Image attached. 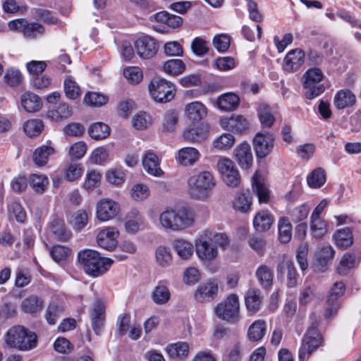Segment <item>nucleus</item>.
Returning <instances> with one entry per match:
<instances>
[{
	"instance_id": "nucleus-16",
	"label": "nucleus",
	"mask_w": 361,
	"mask_h": 361,
	"mask_svg": "<svg viewBox=\"0 0 361 361\" xmlns=\"http://www.w3.org/2000/svg\"><path fill=\"white\" fill-rule=\"evenodd\" d=\"M195 251L197 257L204 262L214 260L219 254L217 247L204 237L196 240Z\"/></svg>"
},
{
	"instance_id": "nucleus-61",
	"label": "nucleus",
	"mask_w": 361,
	"mask_h": 361,
	"mask_svg": "<svg viewBox=\"0 0 361 361\" xmlns=\"http://www.w3.org/2000/svg\"><path fill=\"white\" fill-rule=\"evenodd\" d=\"M4 81L11 87H17L22 82L23 75L18 69L9 68L6 71Z\"/></svg>"
},
{
	"instance_id": "nucleus-52",
	"label": "nucleus",
	"mask_w": 361,
	"mask_h": 361,
	"mask_svg": "<svg viewBox=\"0 0 361 361\" xmlns=\"http://www.w3.org/2000/svg\"><path fill=\"white\" fill-rule=\"evenodd\" d=\"M207 137V132L202 127H193L187 129L183 133L185 140L190 142H199L204 140Z\"/></svg>"
},
{
	"instance_id": "nucleus-59",
	"label": "nucleus",
	"mask_w": 361,
	"mask_h": 361,
	"mask_svg": "<svg viewBox=\"0 0 361 361\" xmlns=\"http://www.w3.org/2000/svg\"><path fill=\"white\" fill-rule=\"evenodd\" d=\"M63 86L66 96L68 98L75 99L80 96V87L71 78H68L64 80Z\"/></svg>"
},
{
	"instance_id": "nucleus-48",
	"label": "nucleus",
	"mask_w": 361,
	"mask_h": 361,
	"mask_svg": "<svg viewBox=\"0 0 361 361\" xmlns=\"http://www.w3.org/2000/svg\"><path fill=\"white\" fill-rule=\"evenodd\" d=\"M308 185L312 188H319L326 182L325 171L322 168L313 170L307 177Z\"/></svg>"
},
{
	"instance_id": "nucleus-35",
	"label": "nucleus",
	"mask_w": 361,
	"mask_h": 361,
	"mask_svg": "<svg viewBox=\"0 0 361 361\" xmlns=\"http://www.w3.org/2000/svg\"><path fill=\"white\" fill-rule=\"evenodd\" d=\"M173 247L183 259H188L193 254L194 247L189 241L178 238L173 241Z\"/></svg>"
},
{
	"instance_id": "nucleus-30",
	"label": "nucleus",
	"mask_w": 361,
	"mask_h": 361,
	"mask_svg": "<svg viewBox=\"0 0 361 361\" xmlns=\"http://www.w3.org/2000/svg\"><path fill=\"white\" fill-rule=\"evenodd\" d=\"M274 221V216L267 210L257 212L253 219V226L258 232H265L270 229Z\"/></svg>"
},
{
	"instance_id": "nucleus-13",
	"label": "nucleus",
	"mask_w": 361,
	"mask_h": 361,
	"mask_svg": "<svg viewBox=\"0 0 361 361\" xmlns=\"http://www.w3.org/2000/svg\"><path fill=\"white\" fill-rule=\"evenodd\" d=\"M120 212V206L116 201L104 198L97 204L96 214L101 221H106L116 217Z\"/></svg>"
},
{
	"instance_id": "nucleus-25",
	"label": "nucleus",
	"mask_w": 361,
	"mask_h": 361,
	"mask_svg": "<svg viewBox=\"0 0 361 361\" xmlns=\"http://www.w3.org/2000/svg\"><path fill=\"white\" fill-rule=\"evenodd\" d=\"M262 297L260 290L256 288L247 290L245 295V303L247 310L251 314H255L260 309Z\"/></svg>"
},
{
	"instance_id": "nucleus-49",
	"label": "nucleus",
	"mask_w": 361,
	"mask_h": 361,
	"mask_svg": "<svg viewBox=\"0 0 361 361\" xmlns=\"http://www.w3.org/2000/svg\"><path fill=\"white\" fill-rule=\"evenodd\" d=\"M157 263L161 267H167L172 262V254L169 247L160 245L155 250Z\"/></svg>"
},
{
	"instance_id": "nucleus-31",
	"label": "nucleus",
	"mask_w": 361,
	"mask_h": 361,
	"mask_svg": "<svg viewBox=\"0 0 361 361\" xmlns=\"http://www.w3.org/2000/svg\"><path fill=\"white\" fill-rule=\"evenodd\" d=\"M166 281H160L152 293V299L157 305L166 304L171 298V293Z\"/></svg>"
},
{
	"instance_id": "nucleus-42",
	"label": "nucleus",
	"mask_w": 361,
	"mask_h": 361,
	"mask_svg": "<svg viewBox=\"0 0 361 361\" xmlns=\"http://www.w3.org/2000/svg\"><path fill=\"white\" fill-rule=\"evenodd\" d=\"M88 133L90 136L94 140H103L110 135V128L104 123L97 122L89 127Z\"/></svg>"
},
{
	"instance_id": "nucleus-54",
	"label": "nucleus",
	"mask_w": 361,
	"mask_h": 361,
	"mask_svg": "<svg viewBox=\"0 0 361 361\" xmlns=\"http://www.w3.org/2000/svg\"><path fill=\"white\" fill-rule=\"evenodd\" d=\"M163 69L168 74L177 75L184 71L185 66L181 59H171L164 63Z\"/></svg>"
},
{
	"instance_id": "nucleus-5",
	"label": "nucleus",
	"mask_w": 361,
	"mask_h": 361,
	"mask_svg": "<svg viewBox=\"0 0 361 361\" xmlns=\"http://www.w3.org/2000/svg\"><path fill=\"white\" fill-rule=\"evenodd\" d=\"M240 307L238 296L231 293L214 307V314L221 320L236 324L240 319Z\"/></svg>"
},
{
	"instance_id": "nucleus-40",
	"label": "nucleus",
	"mask_w": 361,
	"mask_h": 361,
	"mask_svg": "<svg viewBox=\"0 0 361 361\" xmlns=\"http://www.w3.org/2000/svg\"><path fill=\"white\" fill-rule=\"evenodd\" d=\"M359 263L354 254L345 253L342 257L339 265L337 267V271L340 275H346L348 271L355 267Z\"/></svg>"
},
{
	"instance_id": "nucleus-44",
	"label": "nucleus",
	"mask_w": 361,
	"mask_h": 361,
	"mask_svg": "<svg viewBox=\"0 0 361 361\" xmlns=\"http://www.w3.org/2000/svg\"><path fill=\"white\" fill-rule=\"evenodd\" d=\"M257 113L262 127L270 128L275 121L271 107L266 104H260Z\"/></svg>"
},
{
	"instance_id": "nucleus-60",
	"label": "nucleus",
	"mask_w": 361,
	"mask_h": 361,
	"mask_svg": "<svg viewBox=\"0 0 361 361\" xmlns=\"http://www.w3.org/2000/svg\"><path fill=\"white\" fill-rule=\"evenodd\" d=\"M43 127V123L39 119L28 120L23 126L24 131L29 137H35L39 135Z\"/></svg>"
},
{
	"instance_id": "nucleus-8",
	"label": "nucleus",
	"mask_w": 361,
	"mask_h": 361,
	"mask_svg": "<svg viewBox=\"0 0 361 361\" xmlns=\"http://www.w3.org/2000/svg\"><path fill=\"white\" fill-rule=\"evenodd\" d=\"M149 90L152 97L161 103L170 102L176 94L175 85L165 79L153 80L149 85Z\"/></svg>"
},
{
	"instance_id": "nucleus-24",
	"label": "nucleus",
	"mask_w": 361,
	"mask_h": 361,
	"mask_svg": "<svg viewBox=\"0 0 361 361\" xmlns=\"http://www.w3.org/2000/svg\"><path fill=\"white\" fill-rule=\"evenodd\" d=\"M221 125L228 130L243 133L248 128L249 122L241 115H233L230 118L223 119Z\"/></svg>"
},
{
	"instance_id": "nucleus-47",
	"label": "nucleus",
	"mask_w": 361,
	"mask_h": 361,
	"mask_svg": "<svg viewBox=\"0 0 361 361\" xmlns=\"http://www.w3.org/2000/svg\"><path fill=\"white\" fill-rule=\"evenodd\" d=\"M334 238L336 245L343 249L350 247L353 243V235L348 228L338 230Z\"/></svg>"
},
{
	"instance_id": "nucleus-6",
	"label": "nucleus",
	"mask_w": 361,
	"mask_h": 361,
	"mask_svg": "<svg viewBox=\"0 0 361 361\" xmlns=\"http://www.w3.org/2000/svg\"><path fill=\"white\" fill-rule=\"evenodd\" d=\"M188 185L191 195L198 198L210 191L216 182L211 172L204 171L190 176L188 180Z\"/></svg>"
},
{
	"instance_id": "nucleus-34",
	"label": "nucleus",
	"mask_w": 361,
	"mask_h": 361,
	"mask_svg": "<svg viewBox=\"0 0 361 361\" xmlns=\"http://www.w3.org/2000/svg\"><path fill=\"white\" fill-rule=\"evenodd\" d=\"M84 171L82 164L71 160L65 166L63 173L64 178L69 182L75 181L79 179Z\"/></svg>"
},
{
	"instance_id": "nucleus-1",
	"label": "nucleus",
	"mask_w": 361,
	"mask_h": 361,
	"mask_svg": "<svg viewBox=\"0 0 361 361\" xmlns=\"http://www.w3.org/2000/svg\"><path fill=\"white\" fill-rule=\"evenodd\" d=\"M159 221L163 228L179 232L193 225L195 214L192 209L187 207L167 208L159 214Z\"/></svg>"
},
{
	"instance_id": "nucleus-41",
	"label": "nucleus",
	"mask_w": 361,
	"mask_h": 361,
	"mask_svg": "<svg viewBox=\"0 0 361 361\" xmlns=\"http://www.w3.org/2000/svg\"><path fill=\"white\" fill-rule=\"evenodd\" d=\"M252 190L258 197L259 203H267L269 200V192L267 187L261 182L256 173L252 177Z\"/></svg>"
},
{
	"instance_id": "nucleus-7",
	"label": "nucleus",
	"mask_w": 361,
	"mask_h": 361,
	"mask_svg": "<svg viewBox=\"0 0 361 361\" xmlns=\"http://www.w3.org/2000/svg\"><path fill=\"white\" fill-rule=\"evenodd\" d=\"M304 87L306 89L305 96L308 99H312L325 90V87L319 82L323 80L322 71L318 68H310L304 75Z\"/></svg>"
},
{
	"instance_id": "nucleus-26",
	"label": "nucleus",
	"mask_w": 361,
	"mask_h": 361,
	"mask_svg": "<svg viewBox=\"0 0 361 361\" xmlns=\"http://www.w3.org/2000/svg\"><path fill=\"white\" fill-rule=\"evenodd\" d=\"M240 104V97L233 92H227L218 97L216 105L224 111H235Z\"/></svg>"
},
{
	"instance_id": "nucleus-11",
	"label": "nucleus",
	"mask_w": 361,
	"mask_h": 361,
	"mask_svg": "<svg viewBox=\"0 0 361 361\" xmlns=\"http://www.w3.org/2000/svg\"><path fill=\"white\" fill-rule=\"evenodd\" d=\"M345 291V286L342 281L335 282L329 290L327 298V307L325 311L324 317L329 319L336 314L340 307V302L338 300Z\"/></svg>"
},
{
	"instance_id": "nucleus-64",
	"label": "nucleus",
	"mask_w": 361,
	"mask_h": 361,
	"mask_svg": "<svg viewBox=\"0 0 361 361\" xmlns=\"http://www.w3.org/2000/svg\"><path fill=\"white\" fill-rule=\"evenodd\" d=\"M105 178L110 184L120 185L125 180V173L121 169H113L106 171Z\"/></svg>"
},
{
	"instance_id": "nucleus-18",
	"label": "nucleus",
	"mask_w": 361,
	"mask_h": 361,
	"mask_svg": "<svg viewBox=\"0 0 361 361\" xmlns=\"http://www.w3.org/2000/svg\"><path fill=\"white\" fill-rule=\"evenodd\" d=\"M305 52L300 49L290 51L283 59V68L286 72H294L304 63Z\"/></svg>"
},
{
	"instance_id": "nucleus-38",
	"label": "nucleus",
	"mask_w": 361,
	"mask_h": 361,
	"mask_svg": "<svg viewBox=\"0 0 361 361\" xmlns=\"http://www.w3.org/2000/svg\"><path fill=\"white\" fill-rule=\"evenodd\" d=\"M54 153V149L50 146L42 145L39 147L33 152V161L38 166H44L47 163L49 156Z\"/></svg>"
},
{
	"instance_id": "nucleus-45",
	"label": "nucleus",
	"mask_w": 361,
	"mask_h": 361,
	"mask_svg": "<svg viewBox=\"0 0 361 361\" xmlns=\"http://www.w3.org/2000/svg\"><path fill=\"white\" fill-rule=\"evenodd\" d=\"M156 21L166 24L169 27L175 28L179 27L182 23V18L180 16L169 14L166 11H161L154 15Z\"/></svg>"
},
{
	"instance_id": "nucleus-22",
	"label": "nucleus",
	"mask_w": 361,
	"mask_h": 361,
	"mask_svg": "<svg viewBox=\"0 0 361 361\" xmlns=\"http://www.w3.org/2000/svg\"><path fill=\"white\" fill-rule=\"evenodd\" d=\"M142 165L145 170L152 176H160L163 173L158 157L151 150L146 152L143 156Z\"/></svg>"
},
{
	"instance_id": "nucleus-15",
	"label": "nucleus",
	"mask_w": 361,
	"mask_h": 361,
	"mask_svg": "<svg viewBox=\"0 0 361 361\" xmlns=\"http://www.w3.org/2000/svg\"><path fill=\"white\" fill-rule=\"evenodd\" d=\"M218 291V281L209 279L198 286L195 293V298L199 302H210L217 295Z\"/></svg>"
},
{
	"instance_id": "nucleus-63",
	"label": "nucleus",
	"mask_w": 361,
	"mask_h": 361,
	"mask_svg": "<svg viewBox=\"0 0 361 361\" xmlns=\"http://www.w3.org/2000/svg\"><path fill=\"white\" fill-rule=\"evenodd\" d=\"M108 157V150L104 147H99L91 153L89 160L92 164L102 165L107 161Z\"/></svg>"
},
{
	"instance_id": "nucleus-46",
	"label": "nucleus",
	"mask_w": 361,
	"mask_h": 361,
	"mask_svg": "<svg viewBox=\"0 0 361 361\" xmlns=\"http://www.w3.org/2000/svg\"><path fill=\"white\" fill-rule=\"evenodd\" d=\"M189 346L185 342H178L166 348V352L171 358H183L188 354Z\"/></svg>"
},
{
	"instance_id": "nucleus-51",
	"label": "nucleus",
	"mask_w": 361,
	"mask_h": 361,
	"mask_svg": "<svg viewBox=\"0 0 361 361\" xmlns=\"http://www.w3.org/2000/svg\"><path fill=\"white\" fill-rule=\"evenodd\" d=\"M72 114L71 108L66 103H61L55 109L49 110L48 116L56 121L68 118Z\"/></svg>"
},
{
	"instance_id": "nucleus-58",
	"label": "nucleus",
	"mask_w": 361,
	"mask_h": 361,
	"mask_svg": "<svg viewBox=\"0 0 361 361\" xmlns=\"http://www.w3.org/2000/svg\"><path fill=\"white\" fill-rule=\"evenodd\" d=\"M63 311L64 307L62 305L52 303L48 306L44 317L48 324L54 325L56 324V320L61 317Z\"/></svg>"
},
{
	"instance_id": "nucleus-62",
	"label": "nucleus",
	"mask_w": 361,
	"mask_h": 361,
	"mask_svg": "<svg viewBox=\"0 0 361 361\" xmlns=\"http://www.w3.org/2000/svg\"><path fill=\"white\" fill-rule=\"evenodd\" d=\"M310 228L313 235L317 238H321L327 233V224L321 218H311Z\"/></svg>"
},
{
	"instance_id": "nucleus-17",
	"label": "nucleus",
	"mask_w": 361,
	"mask_h": 361,
	"mask_svg": "<svg viewBox=\"0 0 361 361\" xmlns=\"http://www.w3.org/2000/svg\"><path fill=\"white\" fill-rule=\"evenodd\" d=\"M119 232L115 227H106L99 232L97 242L99 247L107 250H114L118 244Z\"/></svg>"
},
{
	"instance_id": "nucleus-39",
	"label": "nucleus",
	"mask_w": 361,
	"mask_h": 361,
	"mask_svg": "<svg viewBox=\"0 0 361 361\" xmlns=\"http://www.w3.org/2000/svg\"><path fill=\"white\" fill-rule=\"evenodd\" d=\"M28 181L30 187L37 193H42L49 185V179L44 174L32 173Z\"/></svg>"
},
{
	"instance_id": "nucleus-33",
	"label": "nucleus",
	"mask_w": 361,
	"mask_h": 361,
	"mask_svg": "<svg viewBox=\"0 0 361 361\" xmlns=\"http://www.w3.org/2000/svg\"><path fill=\"white\" fill-rule=\"evenodd\" d=\"M43 305L42 299L36 295H30L22 301L21 309L27 314H35L41 312Z\"/></svg>"
},
{
	"instance_id": "nucleus-37",
	"label": "nucleus",
	"mask_w": 361,
	"mask_h": 361,
	"mask_svg": "<svg viewBox=\"0 0 361 361\" xmlns=\"http://www.w3.org/2000/svg\"><path fill=\"white\" fill-rule=\"evenodd\" d=\"M50 231L55 237L61 241H66L71 238V233L68 232L63 219L56 218L50 224Z\"/></svg>"
},
{
	"instance_id": "nucleus-56",
	"label": "nucleus",
	"mask_w": 361,
	"mask_h": 361,
	"mask_svg": "<svg viewBox=\"0 0 361 361\" xmlns=\"http://www.w3.org/2000/svg\"><path fill=\"white\" fill-rule=\"evenodd\" d=\"M235 138L230 133H224L213 142V146L218 150H226L233 147Z\"/></svg>"
},
{
	"instance_id": "nucleus-9",
	"label": "nucleus",
	"mask_w": 361,
	"mask_h": 361,
	"mask_svg": "<svg viewBox=\"0 0 361 361\" xmlns=\"http://www.w3.org/2000/svg\"><path fill=\"white\" fill-rule=\"evenodd\" d=\"M217 169L223 181L231 188L238 187L240 183V176L234 163L228 158H221L217 163Z\"/></svg>"
},
{
	"instance_id": "nucleus-53",
	"label": "nucleus",
	"mask_w": 361,
	"mask_h": 361,
	"mask_svg": "<svg viewBox=\"0 0 361 361\" xmlns=\"http://www.w3.org/2000/svg\"><path fill=\"white\" fill-rule=\"evenodd\" d=\"M69 222L73 229L80 231L87 225L88 215L85 211L78 210L71 215Z\"/></svg>"
},
{
	"instance_id": "nucleus-3",
	"label": "nucleus",
	"mask_w": 361,
	"mask_h": 361,
	"mask_svg": "<svg viewBox=\"0 0 361 361\" xmlns=\"http://www.w3.org/2000/svg\"><path fill=\"white\" fill-rule=\"evenodd\" d=\"M310 326L303 336L298 352L300 360H304L309 357L323 342L322 334L318 330L319 319L314 312L310 314Z\"/></svg>"
},
{
	"instance_id": "nucleus-12",
	"label": "nucleus",
	"mask_w": 361,
	"mask_h": 361,
	"mask_svg": "<svg viewBox=\"0 0 361 361\" xmlns=\"http://www.w3.org/2000/svg\"><path fill=\"white\" fill-rule=\"evenodd\" d=\"M274 146V137L271 133H258L253 139V147L259 158H264L270 154Z\"/></svg>"
},
{
	"instance_id": "nucleus-23",
	"label": "nucleus",
	"mask_w": 361,
	"mask_h": 361,
	"mask_svg": "<svg viewBox=\"0 0 361 361\" xmlns=\"http://www.w3.org/2000/svg\"><path fill=\"white\" fill-rule=\"evenodd\" d=\"M185 114L188 119L193 122H199L207 114V109L200 102H192L185 105Z\"/></svg>"
},
{
	"instance_id": "nucleus-36",
	"label": "nucleus",
	"mask_w": 361,
	"mask_h": 361,
	"mask_svg": "<svg viewBox=\"0 0 361 361\" xmlns=\"http://www.w3.org/2000/svg\"><path fill=\"white\" fill-rule=\"evenodd\" d=\"M267 324L265 321L259 319L255 321L249 327L247 336L252 341H260L266 334Z\"/></svg>"
},
{
	"instance_id": "nucleus-19",
	"label": "nucleus",
	"mask_w": 361,
	"mask_h": 361,
	"mask_svg": "<svg viewBox=\"0 0 361 361\" xmlns=\"http://www.w3.org/2000/svg\"><path fill=\"white\" fill-rule=\"evenodd\" d=\"M234 157L242 169L250 168L253 161L250 145L247 142L238 145L234 149Z\"/></svg>"
},
{
	"instance_id": "nucleus-50",
	"label": "nucleus",
	"mask_w": 361,
	"mask_h": 361,
	"mask_svg": "<svg viewBox=\"0 0 361 361\" xmlns=\"http://www.w3.org/2000/svg\"><path fill=\"white\" fill-rule=\"evenodd\" d=\"M252 204V197L249 191L240 193L233 201V208L242 213L247 212Z\"/></svg>"
},
{
	"instance_id": "nucleus-29",
	"label": "nucleus",
	"mask_w": 361,
	"mask_h": 361,
	"mask_svg": "<svg viewBox=\"0 0 361 361\" xmlns=\"http://www.w3.org/2000/svg\"><path fill=\"white\" fill-rule=\"evenodd\" d=\"M355 102V95L348 89L338 91L334 98V104L337 109H343L350 107L353 106Z\"/></svg>"
},
{
	"instance_id": "nucleus-55",
	"label": "nucleus",
	"mask_w": 361,
	"mask_h": 361,
	"mask_svg": "<svg viewBox=\"0 0 361 361\" xmlns=\"http://www.w3.org/2000/svg\"><path fill=\"white\" fill-rule=\"evenodd\" d=\"M152 119L146 112L140 111L132 118V125L137 130H145L152 125Z\"/></svg>"
},
{
	"instance_id": "nucleus-20",
	"label": "nucleus",
	"mask_w": 361,
	"mask_h": 361,
	"mask_svg": "<svg viewBox=\"0 0 361 361\" xmlns=\"http://www.w3.org/2000/svg\"><path fill=\"white\" fill-rule=\"evenodd\" d=\"M278 274L281 276L286 275L287 286L293 288L297 284L298 274L291 260L283 259L277 266Z\"/></svg>"
},
{
	"instance_id": "nucleus-32",
	"label": "nucleus",
	"mask_w": 361,
	"mask_h": 361,
	"mask_svg": "<svg viewBox=\"0 0 361 361\" xmlns=\"http://www.w3.org/2000/svg\"><path fill=\"white\" fill-rule=\"evenodd\" d=\"M21 105L27 112L33 113L41 109L42 103L37 94L27 92L21 96Z\"/></svg>"
},
{
	"instance_id": "nucleus-28",
	"label": "nucleus",
	"mask_w": 361,
	"mask_h": 361,
	"mask_svg": "<svg viewBox=\"0 0 361 361\" xmlns=\"http://www.w3.org/2000/svg\"><path fill=\"white\" fill-rule=\"evenodd\" d=\"M335 250L331 245L322 246L317 248L315 254L317 267L324 271L332 262Z\"/></svg>"
},
{
	"instance_id": "nucleus-57",
	"label": "nucleus",
	"mask_w": 361,
	"mask_h": 361,
	"mask_svg": "<svg viewBox=\"0 0 361 361\" xmlns=\"http://www.w3.org/2000/svg\"><path fill=\"white\" fill-rule=\"evenodd\" d=\"M71 253V250L63 245H55L50 250V255L54 262L61 263L65 262Z\"/></svg>"
},
{
	"instance_id": "nucleus-10",
	"label": "nucleus",
	"mask_w": 361,
	"mask_h": 361,
	"mask_svg": "<svg viewBox=\"0 0 361 361\" xmlns=\"http://www.w3.org/2000/svg\"><path fill=\"white\" fill-rule=\"evenodd\" d=\"M11 30L22 32L25 37L33 39L44 33V27L37 23H27L25 19H16L8 23Z\"/></svg>"
},
{
	"instance_id": "nucleus-27",
	"label": "nucleus",
	"mask_w": 361,
	"mask_h": 361,
	"mask_svg": "<svg viewBox=\"0 0 361 361\" xmlns=\"http://www.w3.org/2000/svg\"><path fill=\"white\" fill-rule=\"evenodd\" d=\"M255 276L263 289H271L274 281V271L267 264H261L256 269Z\"/></svg>"
},
{
	"instance_id": "nucleus-21",
	"label": "nucleus",
	"mask_w": 361,
	"mask_h": 361,
	"mask_svg": "<svg viewBox=\"0 0 361 361\" xmlns=\"http://www.w3.org/2000/svg\"><path fill=\"white\" fill-rule=\"evenodd\" d=\"M200 154L195 147L181 148L176 156V161L183 166L194 165L200 159Z\"/></svg>"
},
{
	"instance_id": "nucleus-4",
	"label": "nucleus",
	"mask_w": 361,
	"mask_h": 361,
	"mask_svg": "<svg viewBox=\"0 0 361 361\" xmlns=\"http://www.w3.org/2000/svg\"><path fill=\"white\" fill-rule=\"evenodd\" d=\"M6 342L11 347L29 350L35 347L37 336L23 326H13L7 332Z\"/></svg>"
},
{
	"instance_id": "nucleus-14",
	"label": "nucleus",
	"mask_w": 361,
	"mask_h": 361,
	"mask_svg": "<svg viewBox=\"0 0 361 361\" xmlns=\"http://www.w3.org/2000/svg\"><path fill=\"white\" fill-rule=\"evenodd\" d=\"M137 55L144 59L154 57L159 49V45L155 39L149 36L139 38L134 44Z\"/></svg>"
},
{
	"instance_id": "nucleus-2",
	"label": "nucleus",
	"mask_w": 361,
	"mask_h": 361,
	"mask_svg": "<svg viewBox=\"0 0 361 361\" xmlns=\"http://www.w3.org/2000/svg\"><path fill=\"white\" fill-rule=\"evenodd\" d=\"M78 260L85 271L92 276L104 274L114 262L110 258L102 257L97 251L89 249L79 252Z\"/></svg>"
},
{
	"instance_id": "nucleus-43",
	"label": "nucleus",
	"mask_w": 361,
	"mask_h": 361,
	"mask_svg": "<svg viewBox=\"0 0 361 361\" xmlns=\"http://www.w3.org/2000/svg\"><path fill=\"white\" fill-rule=\"evenodd\" d=\"M279 240L281 243H288L292 237V226L286 217H281L278 222Z\"/></svg>"
}]
</instances>
